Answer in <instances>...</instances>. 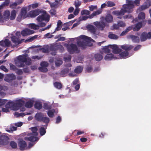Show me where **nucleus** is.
Returning a JSON list of instances; mask_svg holds the SVG:
<instances>
[{
	"mask_svg": "<svg viewBox=\"0 0 151 151\" xmlns=\"http://www.w3.org/2000/svg\"><path fill=\"white\" fill-rule=\"evenodd\" d=\"M71 56L70 55H69L68 57H65L64 58V60L65 62H69L71 60Z\"/></svg>",
	"mask_w": 151,
	"mask_h": 151,
	"instance_id": "bf43d9fd",
	"label": "nucleus"
},
{
	"mask_svg": "<svg viewBox=\"0 0 151 151\" xmlns=\"http://www.w3.org/2000/svg\"><path fill=\"white\" fill-rule=\"evenodd\" d=\"M26 64L27 65H30L32 63V60L30 58H27V60L25 62Z\"/></svg>",
	"mask_w": 151,
	"mask_h": 151,
	"instance_id": "6e6d98bb",
	"label": "nucleus"
},
{
	"mask_svg": "<svg viewBox=\"0 0 151 151\" xmlns=\"http://www.w3.org/2000/svg\"><path fill=\"white\" fill-rule=\"evenodd\" d=\"M92 68L90 66H88L86 69V71L88 73L91 72L92 71Z\"/></svg>",
	"mask_w": 151,
	"mask_h": 151,
	"instance_id": "0e129e2a",
	"label": "nucleus"
},
{
	"mask_svg": "<svg viewBox=\"0 0 151 151\" xmlns=\"http://www.w3.org/2000/svg\"><path fill=\"white\" fill-rule=\"evenodd\" d=\"M121 47L122 49L124 50L126 52H128L132 49L133 46L130 45L125 44L122 45Z\"/></svg>",
	"mask_w": 151,
	"mask_h": 151,
	"instance_id": "4be33fe9",
	"label": "nucleus"
},
{
	"mask_svg": "<svg viewBox=\"0 0 151 151\" xmlns=\"http://www.w3.org/2000/svg\"><path fill=\"white\" fill-rule=\"evenodd\" d=\"M94 58L96 61H99L103 59V56L101 55L99 53H97L95 55Z\"/></svg>",
	"mask_w": 151,
	"mask_h": 151,
	"instance_id": "72a5a7b5",
	"label": "nucleus"
},
{
	"mask_svg": "<svg viewBox=\"0 0 151 151\" xmlns=\"http://www.w3.org/2000/svg\"><path fill=\"white\" fill-rule=\"evenodd\" d=\"M24 104V101L21 99H19L17 101L16 103L15 104V106H16L18 107H21Z\"/></svg>",
	"mask_w": 151,
	"mask_h": 151,
	"instance_id": "c85d7f7f",
	"label": "nucleus"
},
{
	"mask_svg": "<svg viewBox=\"0 0 151 151\" xmlns=\"http://www.w3.org/2000/svg\"><path fill=\"white\" fill-rule=\"evenodd\" d=\"M102 12V11L101 9H99L96 11L93 12V14L95 16L101 14Z\"/></svg>",
	"mask_w": 151,
	"mask_h": 151,
	"instance_id": "3c124183",
	"label": "nucleus"
},
{
	"mask_svg": "<svg viewBox=\"0 0 151 151\" xmlns=\"http://www.w3.org/2000/svg\"><path fill=\"white\" fill-rule=\"evenodd\" d=\"M113 17L110 14H108L106 17L105 20L106 21L109 23H110L113 21Z\"/></svg>",
	"mask_w": 151,
	"mask_h": 151,
	"instance_id": "473e14b6",
	"label": "nucleus"
},
{
	"mask_svg": "<svg viewBox=\"0 0 151 151\" xmlns=\"http://www.w3.org/2000/svg\"><path fill=\"white\" fill-rule=\"evenodd\" d=\"M28 135L29 137H25L24 139L26 141H30L32 142H34L35 141H37L38 140V138L37 137V136H35L33 134H30V133H29Z\"/></svg>",
	"mask_w": 151,
	"mask_h": 151,
	"instance_id": "dca6fc26",
	"label": "nucleus"
},
{
	"mask_svg": "<svg viewBox=\"0 0 151 151\" xmlns=\"http://www.w3.org/2000/svg\"><path fill=\"white\" fill-rule=\"evenodd\" d=\"M40 50L43 53H47L49 52V47L48 45L45 46L44 47L40 48Z\"/></svg>",
	"mask_w": 151,
	"mask_h": 151,
	"instance_id": "f704fd0d",
	"label": "nucleus"
},
{
	"mask_svg": "<svg viewBox=\"0 0 151 151\" xmlns=\"http://www.w3.org/2000/svg\"><path fill=\"white\" fill-rule=\"evenodd\" d=\"M0 68L4 71L7 72L8 71V70L6 68V67L4 65H1L0 67Z\"/></svg>",
	"mask_w": 151,
	"mask_h": 151,
	"instance_id": "774afa93",
	"label": "nucleus"
},
{
	"mask_svg": "<svg viewBox=\"0 0 151 151\" xmlns=\"http://www.w3.org/2000/svg\"><path fill=\"white\" fill-rule=\"evenodd\" d=\"M36 120L38 122H42L47 125L49 123L50 119L48 117H45L44 114L41 112L37 113L35 116Z\"/></svg>",
	"mask_w": 151,
	"mask_h": 151,
	"instance_id": "7ed1b4c3",
	"label": "nucleus"
},
{
	"mask_svg": "<svg viewBox=\"0 0 151 151\" xmlns=\"http://www.w3.org/2000/svg\"><path fill=\"white\" fill-rule=\"evenodd\" d=\"M34 33V31L27 28L22 30L21 31V34L23 36H26Z\"/></svg>",
	"mask_w": 151,
	"mask_h": 151,
	"instance_id": "a211bd4d",
	"label": "nucleus"
},
{
	"mask_svg": "<svg viewBox=\"0 0 151 151\" xmlns=\"http://www.w3.org/2000/svg\"><path fill=\"white\" fill-rule=\"evenodd\" d=\"M127 4L123 5V9H121L120 11H114L112 12L113 14L118 16V18L121 19L126 12L130 13L133 11L132 9L134 7V2L130 0H126Z\"/></svg>",
	"mask_w": 151,
	"mask_h": 151,
	"instance_id": "f257e3e1",
	"label": "nucleus"
},
{
	"mask_svg": "<svg viewBox=\"0 0 151 151\" xmlns=\"http://www.w3.org/2000/svg\"><path fill=\"white\" fill-rule=\"evenodd\" d=\"M139 19H144L145 18V14L144 12H140L138 17Z\"/></svg>",
	"mask_w": 151,
	"mask_h": 151,
	"instance_id": "37998d69",
	"label": "nucleus"
},
{
	"mask_svg": "<svg viewBox=\"0 0 151 151\" xmlns=\"http://www.w3.org/2000/svg\"><path fill=\"white\" fill-rule=\"evenodd\" d=\"M38 69L41 72H46L48 70L47 68L44 67H40L38 68Z\"/></svg>",
	"mask_w": 151,
	"mask_h": 151,
	"instance_id": "de8ad7c7",
	"label": "nucleus"
},
{
	"mask_svg": "<svg viewBox=\"0 0 151 151\" xmlns=\"http://www.w3.org/2000/svg\"><path fill=\"white\" fill-rule=\"evenodd\" d=\"M87 28L91 32L94 34L95 33L96 29L94 26L91 25H89L88 26Z\"/></svg>",
	"mask_w": 151,
	"mask_h": 151,
	"instance_id": "7c9ffc66",
	"label": "nucleus"
},
{
	"mask_svg": "<svg viewBox=\"0 0 151 151\" xmlns=\"http://www.w3.org/2000/svg\"><path fill=\"white\" fill-rule=\"evenodd\" d=\"M140 40L141 42H144L147 39H151V32H149L148 33L146 32L142 33L140 37Z\"/></svg>",
	"mask_w": 151,
	"mask_h": 151,
	"instance_id": "0eeeda50",
	"label": "nucleus"
},
{
	"mask_svg": "<svg viewBox=\"0 0 151 151\" xmlns=\"http://www.w3.org/2000/svg\"><path fill=\"white\" fill-rule=\"evenodd\" d=\"M55 110L52 109V110H49L47 112V114L48 116L50 118H52L54 115Z\"/></svg>",
	"mask_w": 151,
	"mask_h": 151,
	"instance_id": "c9c22d12",
	"label": "nucleus"
},
{
	"mask_svg": "<svg viewBox=\"0 0 151 151\" xmlns=\"http://www.w3.org/2000/svg\"><path fill=\"white\" fill-rule=\"evenodd\" d=\"M93 24L97 28L101 30H103L106 26V23L103 21L96 22Z\"/></svg>",
	"mask_w": 151,
	"mask_h": 151,
	"instance_id": "1a4fd4ad",
	"label": "nucleus"
},
{
	"mask_svg": "<svg viewBox=\"0 0 151 151\" xmlns=\"http://www.w3.org/2000/svg\"><path fill=\"white\" fill-rule=\"evenodd\" d=\"M27 10L26 8H23L22 9L20 14L18 15L17 19L18 21L21 20V19L26 18L27 16Z\"/></svg>",
	"mask_w": 151,
	"mask_h": 151,
	"instance_id": "6e6552de",
	"label": "nucleus"
},
{
	"mask_svg": "<svg viewBox=\"0 0 151 151\" xmlns=\"http://www.w3.org/2000/svg\"><path fill=\"white\" fill-rule=\"evenodd\" d=\"M43 108L46 110H50L51 109L52 106L47 103H45L44 104Z\"/></svg>",
	"mask_w": 151,
	"mask_h": 151,
	"instance_id": "c03bdc74",
	"label": "nucleus"
},
{
	"mask_svg": "<svg viewBox=\"0 0 151 151\" xmlns=\"http://www.w3.org/2000/svg\"><path fill=\"white\" fill-rule=\"evenodd\" d=\"M90 14V12L89 11L84 9L82 10L81 12V14L82 15L86 14L88 15Z\"/></svg>",
	"mask_w": 151,
	"mask_h": 151,
	"instance_id": "09e8293b",
	"label": "nucleus"
},
{
	"mask_svg": "<svg viewBox=\"0 0 151 151\" xmlns=\"http://www.w3.org/2000/svg\"><path fill=\"white\" fill-rule=\"evenodd\" d=\"M18 145L21 150H24L27 148V143L23 140H19L18 142Z\"/></svg>",
	"mask_w": 151,
	"mask_h": 151,
	"instance_id": "ddd939ff",
	"label": "nucleus"
},
{
	"mask_svg": "<svg viewBox=\"0 0 151 151\" xmlns=\"http://www.w3.org/2000/svg\"><path fill=\"white\" fill-rule=\"evenodd\" d=\"M115 4L111 1H108L106 3V6L108 7H112L115 6Z\"/></svg>",
	"mask_w": 151,
	"mask_h": 151,
	"instance_id": "8fccbe9b",
	"label": "nucleus"
},
{
	"mask_svg": "<svg viewBox=\"0 0 151 151\" xmlns=\"http://www.w3.org/2000/svg\"><path fill=\"white\" fill-rule=\"evenodd\" d=\"M10 13L8 10L5 11L4 13L3 17L6 20H8L10 18Z\"/></svg>",
	"mask_w": 151,
	"mask_h": 151,
	"instance_id": "393cba45",
	"label": "nucleus"
},
{
	"mask_svg": "<svg viewBox=\"0 0 151 151\" xmlns=\"http://www.w3.org/2000/svg\"><path fill=\"white\" fill-rule=\"evenodd\" d=\"M39 6V4L36 3L29 5L28 6V7L29 8L32 7V9H34L37 7Z\"/></svg>",
	"mask_w": 151,
	"mask_h": 151,
	"instance_id": "603ef678",
	"label": "nucleus"
},
{
	"mask_svg": "<svg viewBox=\"0 0 151 151\" xmlns=\"http://www.w3.org/2000/svg\"><path fill=\"white\" fill-rule=\"evenodd\" d=\"M42 13L41 11L38 9L32 10L29 13V14L31 17L34 18Z\"/></svg>",
	"mask_w": 151,
	"mask_h": 151,
	"instance_id": "4468645a",
	"label": "nucleus"
},
{
	"mask_svg": "<svg viewBox=\"0 0 151 151\" xmlns=\"http://www.w3.org/2000/svg\"><path fill=\"white\" fill-rule=\"evenodd\" d=\"M16 78L15 76L13 73L7 74L4 80L6 82L10 83L15 80Z\"/></svg>",
	"mask_w": 151,
	"mask_h": 151,
	"instance_id": "9d476101",
	"label": "nucleus"
},
{
	"mask_svg": "<svg viewBox=\"0 0 151 151\" xmlns=\"http://www.w3.org/2000/svg\"><path fill=\"white\" fill-rule=\"evenodd\" d=\"M151 6V0H146L139 8L141 11H143L149 8Z\"/></svg>",
	"mask_w": 151,
	"mask_h": 151,
	"instance_id": "f8f14e48",
	"label": "nucleus"
},
{
	"mask_svg": "<svg viewBox=\"0 0 151 151\" xmlns=\"http://www.w3.org/2000/svg\"><path fill=\"white\" fill-rule=\"evenodd\" d=\"M46 132V131L43 127H41L40 129V133L41 136L44 135Z\"/></svg>",
	"mask_w": 151,
	"mask_h": 151,
	"instance_id": "a18cd8bd",
	"label": "nucleus"
},
{
	"mask_svg": "<svg viewBox=\"0 0 151 151\" xmlns=\"http://www.w3.org/2000/svg\"><path fill=\"white\" fill-rule=\"evenodd\" d=\"M14 106H15V104H14V102L12 101H9L6 104L5 107L6 108L9 109Z\"/></svg>",
	"mask_w": 151,
	"mask_h": 151,
	"instance_id": "58836bf2",
	"label": "nucleus"
},
{
	"mask_svg": "<svg viewBox=\"0 0 151 151\" xmlns=\"http://www.w3.org/2000/svg\"><path fill=\"white\" fill-rule=\"evenodd\" d=\"M113 59H114L117 58L114 56V55L112 53L108 54L104 57V59L106 60H110Z\"/></svg>",
	"mask_w": 151,
	"mask_h": 151,
	"instance_id": "5701e85b",
	"label": "nucleus"
},
{
	"mask_svg": "<svg viewBox=\"0 0 151 151\" xmlns=\"http://www.w3.org/2000/svg\"><path fill=\"white\" fill-rule=\"evenodd\" d=\"M145 22L144 21H142L138 22L135 24V27H133V31L136 32L138 31L142 27L143 24H144V25H145Z\"/></svg>",
	"mask_w": 151,
	"mask_h": 151,
	"instance_id": "f3484780",
	"label": "nucleus"
},
{
	"mask_svg": "<svg viewBox=\"0 0 151 151\" xmlns=\"http://www.w3.org/2000/svg\"><path fill=\"white\" fill-rule=\"evenodd\" d=\"M40 65L42 67L46 68L48 66V63L46 62L42 61L40 63Z\"/></svg>",
	"mask_w": 151,
	"mask_h": 151,
	"instance_id": "864d4df0",
	"label": "nucleus"
},
{
	"mask_svg": "<svg viewBox=\"0 0 151 151\" xmlns=\"http://www.w3.org/2000/svg\"><path fill=\"white\" fill-rule=\"evenodd\" d=\"M9 65L10 68V70H15L17 69L16 67L12 64L10 63L9 64Z\"/></svg>",
	"mask_w": 151,
	"mask_h": 151,
	"instance_id": "052dcab7",
	"label": "nucleus"
},
{
	"mask_svg": "<svg viewBox=\"0 0 151 151\" xmlns=\"http://www.w3.org/2000/svg\"><path fill=\"white\" fill-rule=\"evenodd\" d=\"M83 67L81 66H77L74 70V72L76 73H80L82 71Z\"/></svg>",
	"mask_w": 151,
	"mask_h": 151,
	"instance_id": "c756f323",
	"label": "nucleus"
},
{
	"mask_svg": "<svg viewBox=\"0 0 151 151\" xmlns=\"http://www.w3.org/2000/svg\"><path fill=\"white\" fill-rule=\"evenodd\" d=\"M8 137L6 135H1L0 136V145H6L8 143L9 140Z\"/></svg>",
	"mask_w": 151,
	"mask_h": 151,
	"instance_id": "9b49d317",
	"label": "nucleus"
},
{
	"mask_svg": "<svg viewBox=\"0 0 151 151\" xmlns=\"http://www.w3.org/2000/svg\"><path fill=\"white\" fill-rule=\"evenodd\" d=\"M10 145L13 149H16L17 148V143L14 141H12L10 143Z\"/></svg>",
	"mask_w": 151,
	"mask_h": 151,
	"instance_id": "4c0bfd02",
	"label": "nucleus"
},
{
	"mask_svg": "<svg viewBox=\"0 0 151 151\" xmlns=\"http://www.w3.org/2000/svg\"><path fill=\"white\" fill-rule=\"evenodd\" d=\"M19 37H16V36H13L11 37L12 41L13 43L17 44H19L21 43L19 41Z\"/></svg>",
	"mask_w": 151,
	"mask_h": 151,
	"instance_id": "b1692460",
	"label": "nucleus"
},
{
	"mask_svg": "<svg viewBox=\"0 0 151 151\" xmlns=\"http://www.w3.org/2000/svg\"><path fill=\"white\" fill-rule=\"evenodd\" d=\"M109 46L110 48L112 49V51L114 53L118 54L121 51V49L119 48L117 45H109Z\"/></svg>",
	"mask_w": 151,
	"mask_h": 151,
	"instance_id": "2eb2a0df",
	"label": "nucleus"
},
{
	"mask_svg": "<svg viewBox=\"0 0 151 151\" xmlns=\"http://www.w3.org/2000/svg\"><path fill=\"white\" fill-rule=\"evenodd\" d=\"M17 12L15 10H13L11 12L10 18L11 20H14L16 17Z\"/></svg>",
	"mask_w": 151,
	"mask_h": 151,
	"instance_id": "e433bc0d",
	"label": "nucleus"
},
{
	"mask_svg": "<svg viewBox=\"0 0 151 151\" xmlns=\"http://www.w3.org/2000/svg\"><path fill=\"white\" fill-rule=\"evenodd\" d=\"M41 12L42 14L39 16L36 19L37 21L38 22H41L44 21L47 22H49L50 19V15L45 11H41Z\"/></svg>",
	"mask_w": 151,
	"mask_h": 151,
	"instance_id": "39448f33",
	"label": "nucleus"
},
{
	"mask_svg": "<svg viewBox=\"0 0 151 151\" xmlns=\"http://www.w3.org/2000/svg\"><path fill=\"white\" fill-rule=\"evenodd\" d=\"M50 6L52 8H57L58 7L57 3L55 2L52 3L51 4H50Z\"/></svg>",
	"mask_w": 151,
	"mask_h": 151,
	"instance_id": "680f3d73",
	"label": "nucleus"
},
{
	"mask_svg": "<svg viewBox=\"0 0 151 151\" xmlns=\"http://www.w3.org/2000/svg\"><path fill=\"white\" fill-rule=\"evenodd\" d=\"M35 108L37 109L40 110L42 108V104L40 103L36 102L34 105Z\"/></svg>",
	"mask_w": 151,
	"mask_h": 151,
	"instance_id": "a19ab883",
	"label": "nucleus"
},
{
	"mask_svg": "<svg viewBox=\"0 0 151 151\" xmlns=\"http://www.w3.org/2000/svg\"><path fill=\"white\" fill-rule=\"evenodd\" d=\"M7 101V100L0 99V106L4 105Z\"/></svg>",
	"mask_w": 151,
	"mask_h": 151,
	"instance_id": "5fc2aeb1",
	"label": "nucleus"
},
{
	"mask_svg": "<svg viewBox=\"0 0 151 151\" xmlns=\"http://www.w3.org/2000/svg\"><path fill=\"white\" fill-rule=\"evenodd\" d=\"M33 102L29 101L26 102L25 104V106L27 108H31L33 106Z\"/></svg>",
	"mask_w": 151,
	"mask_h": 151,
	"instance_id": "ea45409f",
	"label": "nucleus"
},
{
	"mask_svg": "<svg viewBox=\"0 0 151 151\" xmlns=\"http://www.w3.org/2000/svg\"><path fill=\"white\" fill-rule=\"evenodd\" d=\"M27 55H21L17 57L18 60L15 62L16 64L19 67H23L24 66V63L27 60Z\"/></svg>",
	"mask_w": 151,
	"mask_h": 151,
	"instance_id": "20e7f679",
	"label": "nucleus"
},
{
	"mask_svg": "<svg viewBox=\"0 0 151 151\" xmlns=\"http://www.w3.org/2000/svg\"><path fill=\"white\" fill-rule=\"evenodd\" d=\"M54 86L57 88L60 89L62 88V86L61 83L58 82H56L54 83Z\"/></svg>",
	"mask_w": 151,
	"mask_h": 151,
	"instance_id": "79ce46f5",
	"label": "nucleus"
},
{
	"mask_svg": "<svg viewBox=\"0 0 151 151\" xmlns=\"http://www.w3.org/2000/svg\"><path fill=\"white\" fill-rule=\"evenodd\" d=\"M108 37L110 39L117 40L118 38V36L112 32H109L108 33Z\"/></svg>",
	"mask_w": 151,
	"mask_h": 151,
	"instance_id": "cd10ccee",
	"label": "nucleus"
},
{
	"mask_svg": "<svg viewBox=\"0 0 151 151\" xmlns=\"http://www.w3.org/2000/svg\"><path fill=\"white\" fill-rule=\"evenodd\" d=\"M109 47H110L109 45L108 46L103 47L102 50H100L99 52L102 54H103L104 53L105 54L109 53L111 52L110 50L109 49Z\"/></svg>",
	"mask_w": 151,
	"mask_h": 151,
	"instance_id": "6ab92c4d",
	"label": "nucleus"
},
{
	"mask_svg": "<svg viewBox=\"0 0 151 151\" xmlns=\"http://www.w3.org/2000/svg\"><path fill=\"white\" fill-rule=\"evenodd\" d=\"M55 64L57 66H59L63 63L62 61L61 60H57L55 61Z\"/></svg>",
	"mask_w": 151,
	"mask_h": 151,
	"instance_id": "69168bd1",
	"label": "nucleus"
},
{
	"mask_svg": "<svg viewBox=\"0 0 151 151\" xmlns=\"http://www.w3.org/2000/svg\"><path fill=\"white\" fill-rule=\"evenodd\" d=\"M69 70L70 69L68 68H65L61 70L59 73V74L61 77H65L67 74L69 72Z\"/></svg>",
	"mask_w": 151,
	"mask_h": 151,
	"instance_id": "412c9836",
	"label": "nucleus"
},
{
	"mask_svg": "<svg viewBox=\"0 0 151 151\" xmlns=\"http://www.w3.org/2000/svg\"><path fill=\"white\" fill-rule=\"evenodd\" d=\"M30 27L31 29L34 30L38 29H39V26L35 24L32 23L30 24Z\"/></svg>",
	"mask_w": 151,
	"mask_h": 151,
	"instance_id": "49530a36",
	"label": "nucleus"
},
{
	"mask_svg": "<svg viewBox=\"0 0 151 151\" xmlns=\"http://www.w3.org/2000/svg\"><path fill=\"white\" fill-rule=\"evenodd\" d=\"M89 10L90 11H92L94 9H97V6L91 5L88 7Z\"/></svg>",
	"mask_w": 151,
	"mask_h": 151,
	"instance_id": "4d7b16f0",
	"label": "nucleus"
},
{
	"mask_svg": "<svg viewBox=\"0 0 151 151\" xmlns=\"http://www.w3.org/2000/svg\"><path fill=\"white\" fill-rule=\"evenodd\" d=\"M30 129L32 132V133H30V134H33L35 136H37L38 134V133L37 132L38 130L37 128L36 127H32Z\"/></svg>",
	"mask_w": 151,
	"mask_h": 151,
	"instance_id": "bb28decb",
	"label": "nucleus"
},
{
	"mask_svg": "<svg viewBox=\"0 0 151 151\" xmlns=\"http://www.w3.org/2000/svg\"><path fill=\"white\" fill-rule=\"evenodd\" d=\"M11 44V42L8 39H6L4 41L0 42V44L1 46L5 47H9Z\"/></svg>",
	"mask_w": 151,
	"mask_h": 151,
	"instance_id": "aec40b11",
	"label": "nucleus"
},
{
	"mask_svg": "<svg viewBox=\"0 0 151 151\" xmlns=\"http://www.w3.org/2000/svg\"><path fill=\"white\" fill-rule=\"evenodd\" d=\"M80 37L83 40L82 41H78L77 42V45L78 46L81 47L83 48H85L86 47L88 46V42L91 41H94L91 37L84 35H81Z\"/></svg>",
	"mask_w": 151,
	"mask_h": 151,
	"instance_id": "f03ea898",
	"label": "nucleus"
},
{
	"mask_svg": "<svg viewBox=\"0 0 151 151\" xmlns=\"http://www.w3.org/2000/svg\"><path fill=\"white\" fill-rule=\"evenodd\" d=\"M56 10L55 9H52L50 11V13L52 16H53L55 15L56 14Z\"/></svg>",
	"mask_w": 151,
	"mask_h": 151,
	"instance_id": "13d9d810",
	"label": "nucleus"
},
{
	"mask_svg": "<svg viewBox=\"0 0 151 151\" xmlns=\"http://www.w3.org/2000/svg\"><path fill=\"white\" fill-rule=\"evenodd\" d=\"M66 48L67 50L70 54H73L75 53H78L79 50L76 45L73 43H71L70 44H67Z\"/></svg>",
	"mask_w": 151,
	"mask_h": 151,
	"instance_id": "423d86ee",
	"label": "nucleus"
},
{
	"mask_svg": "<svg viewBox=\"0 0 151 151\" xmlns=\"http://www.w3.org/2000/svg\"><path fill=\"white\" fill-rule=\"evenodd\" d=\"M56 46L55 44L51 45L50 47H49V50L51 51H55L56 50L55 47Z\"/></svg>",
	"mask_w": 151,
	"mask_h": 151,
	"instance_id": "e2e57ef3",
	"label": "nucleus"
},
{
	"mask_svg": "<svg viewBox=\"0 0 151 151\" xmlns=\"http://www.w3.org/2000/svg\"><path fill=\"white\" fill-rule=\"evenodd\" d=\"M129 55L128 52L124 51L120 52L119 54V56L122 58H126Z\"/></svg>",
	"mask_w": 151,
	"mask_h": 151,
	"instance_id": "2f4dec72",
	"label": "nucleus"
},
{
	"mask_svg": "<svg viewBox=\"0 0 151 151\" xmlns=\"http://www.w3.org/2000/svg\"><path fill=\"white\" fill-rule=\"evenodd\" d=\"M130 37L132 41L134 43H139L140 41L139 37L137 36L132 35L130 36Z\"/></svg>",
	"mask_w": 151,
	"mask_h": 151,
	"instance_id": "a878e982",
	"label": "nucleus"
},
{
	"mask_svg": "<svg viewBox=\"0 0 151 151\" xmlns=\"http://www.w3.org/2000/svg\"><path fill=\"white\" fill-rule=\"evenodd\" d=\"M119 26L118 25V24H114L113 26L111 27V29L112 30H114V29H119Z\"/></svg>",
	"mask_w": 151,
	"mask_h": 151,
	"instance_id": "338daca9",
	"label": "nucleus"
}]
</instances>
